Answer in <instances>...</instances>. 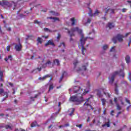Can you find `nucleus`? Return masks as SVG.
<instances>
[{
  "label": "nucleus",
  "mask_w": 131,
  "mask_h": 131,
  "mask_svg": "<svg viewBox=\"0 0 131 131\" xmlns=\"http://www.w3.org/2000/svg\"><path fill=\"white\" fill-rule=\"evenodd\" d=\"M73 92L74 94H77V95L72 96L70 99V102H73L75 103V105H80L82 102L84 101L83 99V96L88 94L90 90L89 89H81L80 86H75L73 89ZM82 92H83L82 93Z\"/></svg>",
  "instance_id": "nucleus-1"
},
{
  "label": "nucleus",
  "mask_w": 131,
  "mask_h": 131,
  "mask_svg": "<svg viewBox=\"0 0 131 131\" xmlns=\"http://www.w3.org/2000/svg\"><path fill=\"white\" fill-rule=\"evenodd\" d=\"M66 30H68V34H70L71 37H72V36H74V32H75V31H77L79 34L81 35V38L80 39V41L81 43V46L82 47V55H85V53H84V52L86 51V49L85 48H84V46L85 45V41H86V39L89 38L88 37H86L84 38V35L83 34H82V30L79 29L78 27L76 28H73L71 29V31L69 30L67 28H66L64 29Z\"/></svg>",
  "instance_id": "nucleus-2"
},
{
  "label": "nucleus",
  "mask_w": 131,
  "mask_h": 131,
  "mask_svg": "<svg viewBox=\"0 0 131 131\" xmlns=\"http://www.w3.org/2000/svg\"><path fill=\"white\" fill-rule=\"evenodd\" d=\"M119 75V76H121L122 77H124V73L123 72V70H120V71H116L115 72L112 77H111L110 82H113L114 81V78L116 75Z\"/></svg>",
  "instance_id": "nucleus-3"
},
{
  "label": "nucleus",
  "mask_w": 131,
  "mask_h": 131,
  "mask_svg": "<svg viewBox=\"0 0 131 131\" xmlns=\"http://www.w3.org/2000/svg\"><path fill=\"white\" fill-rule=\"evenodd\" d=\"M124 37H125L124 35L118 34L116 37L113 38V41L114 43H116L117 40H118L119 42H122V41H123Z\"/></svg>",
  "instance_id": "nucleus-4"
},
{
  "label": "nucleus",
  "mask_w": 131,
  "mask_h": 131,
  "mask_svg": "<svg viewBox=\"0 0 131 131\" xmlns=\"http://www.w3.org/2000/svg\"><path fill=\"white\" fill-rule=\"evenodd\" d=\"M18 41L19 45H16L15 46V49L16 51H17V52H20V51H21V49H22V45H21L20 39H18Z\"/></svg>",
  "instance_id": "nucleus-5"
},
{
  "label": "nucleus",
  "mask_w": 131,
  "mask_h": 131,
  "mask_svg": "<svg viewBox=\"0 0 131 131\" xmlns=\"http://www.w3.org/2000/svg\"><path fill=\"white\" fill-rule=\"evenodd\" d=\"M50 79L49 81H51V80H53V77H51V75H46L42 77H39L38 78V79L39 80L43 81V80H46V79H47V78H50Z\"/></svg>",
  "instance_id": "nucleus-6"
},
{
  "label": "nucleus",
  "mask_w": 131,
  "mask_h": 131,
  "mask_svg": "<svg viewBox=\"0 0 131 131\" xmlns=\"http://www.w3.org/2000/svg\"><path fill=\"white\" fill-rule=\"evenodd\" d=\"M106 121V123L102 125V127H105V126H106L107 127H110V124H111V121L110 120V119H107Z\"/></svg>",
  "instance_id": "nucleus-7"
},
{
  "label": "nucleus",
  "mask_w": 131,
  "mask_h": 131,
  "mask_svg": "<svg viewBox=\"0 0 131 131\" xmlns=\"http://www.w3.org/2000/svg\"><path fill=\"white\" fill-rule=\"evenodd\" d=\"M100 12H99V10H96L95 12V13H94L93 14H92V9H90V13H89V15L91 17H95V16H97V15H98V14H99Z\"/></svg>",
  "instance_id": "nucleus-8"
},
{
  "label": "nucleus",
  "mask_w": 131,
  "mask_h": 131,
  "mask_svg": "<svg viewBox=\"0 0 131 131\" xmlns=\"http://www.w3.org/2000/svg\"><path fill=\"white\" fill-rule=\"evenodd\" d=\"M53 46V47H55V43L53 41V40H49L48 42L45 44V47H47V46Z\"/></svg>",
  "instance_id": "nucleus-9"
},
{
  "label": "nucleus",
  "mask_w": 131,
  "mask_h": 131,
  "mask_svg": "<svg viewBox=\"0 0 131 131\" xmlns=\"http://www.w3.org/2000/svg\"><path fill=\"white\" fill-rule=\"evenodd\" d=\"M67 75H68L67 72H66V71L63 72L60 78L59 82H61V81L63 80V78H64V76H67Z\"/></svg>",
  "instance_id": "nucleus-10"
},
{
  "label": "nucleus",
  "mask_w": 131,
  "mask_h": 131,
  "mask_svg": "<svg viewBox=\"0 0 131 131\" xmlns=\"http://www.w3.org/2000/svg\"><path fill=\"white\" fill-rule=\"evenodd\" d=\"M114 24L113 23H108L107 26V27L109 28V29H112V28H114Z\"/></svg>",
  "instance_id": "nucleus-11"
},
{
  "label": "nucleus",
  "mask_w": 131,
  "mask_h": 131,
  "mask_svg": "<svg viewBox=\"0 0 131 131\" xmlns=\"http://www.w3.org/2000/svg\"><path fill=\"white\" fill-rule=\"evenodd\" d=\"M125 59L127 64H129V63H130V56H129V55H126Z\"/></svg>",
  "instance_id": "nucleus-12"
},
{
  "label": "nucleus",
  "mask_w": 131,
  "mask_h": 131,
  "mask_svg": "<svg viewBox=\"0 0 131 131\" xmlns=\"http://www.w3.org/2000/svg\"><path fill=\"white\" fill-rule=\"evenodd\" d=\"M115 94L116 95H118L119 93L118 92V85H117V83H115Z\"/></svg>",
  "instance_id": "nucleus-13"
},
{
  "label": "nucleus",
  "mask_w": 131,
  "mask_h": 131,
  "mask_svg": "<svg viewBox=\"0 0 131 131\" xmlns=\"http://www.w3.org/2000/svg\"><path fill=\"white\" fill-rule=\"evenodd\" d=\"M47 19H53L54 20V22H56V21H60V19L58 17H48Z\"/></svg>",
  "instance_id": "nucleus-14"
},
{
  "label": "nucleus",
  "mask_w": 131,
  "mask_h": 131,
  "mask_svg": "<svg viewBox=\"0 0 131 131\" xmlns=\"http://www.w3.org/2000/svg\"><path fill=\"white\" fill-rule=\"evenodd\" d=\"M4 72L0 71V81L4 82Z\"/></svg>",
  "instance_id": "nucleus-15"
},
{
  "label": "nucleus",
  "mask_w": 131,
  "mask_h": 131,
  "mask_svg": "<svg viewBox=\"0 0 131 131\" xmlns=\"http://www.w3.org/2000/svg\"><path fill=\"white\" fill-rule=\"evenodd\" d=\"M35 126H39V125H37V122L34 121L31 124V127H34Z\"/></svg>",
  "instance_id": "nucleus-16"
},
{
  "label": "nucleus",
  "mask_w": 131,
  "mask_h": 131,
  "mask_svg": "<svg viewBox=\"0 0 131 131\" xmlns=\"http://www.w3.org/2000/svg\"><path fill=\"white\" fill-rule=\"evenodd\" d=\"M4 95L3 96H6L5 98H4L2 99V102H4V101H6V99H7V98H8L9 97V94H8V92H4Z\"/></svg>",
  "instance_id": "nucleus-17"
},
{
  "label": "nucleus",
  "mask_w": 131,
  "mask_h": 131,
  "mask_svg": "<svg viewBox=\"0 0 131 131\" xmlns=\"http://www.w3.org/2000/svg\"><path fill=\"white\" fill-rule=\"evenodd\" d=\"M57 64V66H60V61L59 59H55L53 60V64Z\"/></svg>",
  "instance_id": "nucleus-18"
},
{
  "label": "nucleus",
  "mask_w": 131,
  "mask_h": 131,
  "mask_svg": "<svg viewBox=\"0 0 131 131\" xmlns=\"http://www.w3.org/2000/svg\"><path fill=\"white\" fill-rule=\"evenodd\" d=\"M96 91L97 92V96L99 97V98H102L103 95H102V93L99 90H96Z\"/></svg>",
  "instance_id": "nucleus-19"
},
{
  "label": "nucleus",
  "mask_w": 131,
  "mask_h": 131,
  "mask_svg": "<svg viewBox=\"0 0 131 131\" xmlns=\"http://www.w3.org/2000/svg\"><path fill=\"white\" fill-rule=\"evenodd\" d=\"M83 106H86L87 107H90L91 110H94V107L92 105H91V104H90L89 103H86V102H85L84 103Z\"/></svg>",
  "instance_id": "nucleus-20"
},
{
  "label": "nucleus",
  "mask_w": 131,
  "mask_h": 131,
  "mask_svg": "<svg viewBox=\"0 0 131 131\" xmlns=\"http://www.w3.org/2000/svg\"><path fill=\"white\" fill-rule=\"evenodd\" d=\"M9 4V2L3 1H2V7H4V6H8Z\"/></svg>",
  "instance_id": "nucleus-21"
},
{
  "label": "nucleus",
  "mask_w": 131,
  "mask_h": 131,
  "mask_svg": "<svg viewBox=\"0 0 131 131\" xmlns=\"http://www.w3.org/2000/svg\"><path fill=\"white\" fill-rule=\"evenodd\" d=\"M118 100L121 102V105H124V102H123V99L122 97H118Z\"/></svg>",
  "instance_id": "nucleus-22"
},
{
  "label": "nucleus",
  "mask_w": 131,
  "mask_h": 131,
  "mask_svg": "<svg viewBox=\"0 0 131 131\" xmlns=\"http://www.w3.org/2000/svg\"><path fill=\"white\" fill-rule=\"evenodd\" d=\"M71 21L72 22V26H74V25H75V21H76V20H75V18H74V17H72L71 18Z\"/></svg>",
  "instance_id": "nucleus-23"
},
{
  "label": "nucleus",
  "mask_w": 131,
  "mask_h": 131,
  "mask_svg": "<svg viewBox=\"0 0 131 131\" xmlns=\"http://www.w3.org/2000/svg\"><path fill=\"white\" fill-rule=\"evenodd\" d=\"M37 41L38 42V43H42V39L39 37H37Z\"/></svg>",
  "instance_id": "nucleus-24"
},
{
  "label": "nucleus",
  "mask_w": 131,
  "mask_h": 131,
  "mask_svg": "<svg viewBox=\"0 0 131 131\" xmlns=\"http://www.w3.org/2000/svg\"><path fill=\"white\" fill-rule=\"evenodd\" d=\"M101 103L102 104V105L105 106V104L106 103V100L105 99V98H102L101 99Z\"/></svg>",
  "instance_id": "nucleus-25"
},
{
  "label": "nucleus",
  "mask_w": 131,
  "mask_h": 131,
  "mask_svg": "<svg viewBox=\"0 0 131 131\" xmlns=\"http://www.w3.org/2000/svg\"><path fill=\"white\" fill-rule=\"evenodd\" d=\"M73 64L74 66V69H75V68H76V66L77 65V64H78V61H77V60H75L74 61Z\"/></svg>",
  "instance_id": "nucleus-26"
},
{
  "label": "nucleus",
  "mask_w": 131,
  "mask_h": 131,
  "mask_svg": "<svg viewBox=\"0 0 131 131\" xmlns=\"http://www.w3.org/2000/svg\"><path fill=\"white\" fill-rule=\"evenodd\" d=\"M71 110V113L69 114L70 116H72V114H73V113H74V111H75V109L74 108H72Z\"/></svg>",
  "instance_id": "nucleus-27"
},
{
  "label": "nucleus",
  "mask_w": 131,
  "mask_h": 131,
  "mask_svg": "<svg viewBox=\"0 0 131 131\" xmlns=\"http://www.w3.org/2000/svg\"><path fill=\"white\" fill-rule=\"evenodd\" d=\"M49 13L52 14V15H53V16H58V15L56 14V12H55L54 11H50Z\"/></svg>",
  "instance_id": "nucleus-28"
},
{
  "label": "nucleus",
  "mask_w": 131,
  "mask_h": 131,
  "mask_svg": "<svg viewBox=\"0 0 131 131\" xmlns=\"http://www.w3.org/2000/svg\"><path fill=\"white\" fill-rule=\"evenodd\" d=\"M116 106L117 110H121V106H120L119 104L117 103Z\"/></svg>",
  "instance_id": "nucleus-29"
},
{
  "label": "nucleus",
  "mask_w": 131,
  "mask_h": 131,
  "mask_svg": "<svg viewBox=\"0 0 131 131\" xmlns=\"http://www.w3.org/2000/svg\"><path fill=\"white\" fill-rule=\"evenodd\" d=\"M52 90H54V85H53V84L50 85L49 91L50 92V91H52Z\"/></svg>",
  "instance_id": "nucleus-30"
},
{
  "label": "nucleus",
  "mask_w": 131,
  "mask_h": 131,
  "mask_svg": "<svg viewBox=\"0 0 131 131\" xmlns=\"http://www.w3.org/2000/svg\"><path fill=\"white\" fill-rule=\"evenodd\" d=\"M5 128H6V129H8V128H9L10 129H12V126H10L9 125H6L5 126Z\"/></svg>",
  "instance_id": "nucleus-31"
},
{
  "label": "nucleus",
  "mask_w": 131,
  "mask_h": 131,
  "mask_svg": "<svg viewBox=\"0 0 131 131\" xmlns=\"http://www.w3.org/2000/svg\"><path fill=\"white\" fill-rule=\"evenodd\" d=\"M128 79L131 81V73L129 72L128 75Z\"/></svg>",
  "instance_id": "nucleus-32"
},
{
  "label": "nucleus",
  "mask_w": 131,
  "mask_h": 131,
  "mask_svg": "<svg viewBox=\"0 0 131 131\" xmlns=\"http://www.w3.org/2000/svg\"><path fill=\"white\" fill-rule=\"evenodd\" d=\"M62 46H63V47L64 48H65V47H66L65 43H64V42L61 43L60 44V45L58 46V47H59V48H61V47H62Z\"/></svg>",
  "instance_id": "nucleus-33"
},
{
  "label": "nucleus",
  "mask_w": 131,
  "mask_h": 131,
  "mask_svg": "<svg viewBox=\"0 0 131 131\" xmlns=\"http://www.w3.org/2000/svg\"><path fill=\"white\" fill-rule=\"evenodd\" d=\"M107 49H108V45H105L103 46V50H104V51L105 50H107Z\"/></svg>",
  "instance_id": "nucleus-34"
},
{
  "label": "nucleus",
  "mask_w": 131,
  "mask_h": 131,
  "mask_svg": "<svg viewBox=\"0 0 131 131\" xmlns=\"http://www.w3.org/2000/svg\"><path fill=\"white\" fill-rule=\"evenodd\" d=\"M104 94L105 95V96H106V97H108V98H110V97L111 96V95H110V94L109 93H106V92H104Z\"/></svg>",
  "instance_id": "nucleus-35"
},
{
  "label": "nucleus",
  "mask_w": 131,
  "mask_h": 131,
  "mask_svg": "<svg viewBox=\"0 0 131 131\" xmlns=\"http://www.w3.org/2000/svg\"><path fill=\"white\" fill-rule=\"evenodd\" d=\"M44 31H48L49 32H52V31H51L48 28H44Z\"/></svg>",
  "instance_id": "nucleus-36"
},
{
  "label": "nucleus",
  "mask_w": 131,
  "mask_h": 131,
  "mask_svg": "<svg viewBox=\"0 0 131 131\" xmlns=\"http://www.w3.org/2000/svg\"><path fill=\"white\" fill-rule=\"evenodd\" d=\"M34 23L35 24L39 25V24H40V21H38V20H34Z\"/></svg>",
  "instance_id": "nucleus-37"
},
{
  "label": "nucleus",
  "mask_w": 131,
  "mask_h": 131,
  "mask_svg": "<svg viewBox=\"0 0 131 131\" xmlns=\"http://www.w3.org/2000/svg\"><path fill=\"white\" fill-rule=\"evenodd\" d=\"M46 63L47 64V65H51L52 64V62L51 61V60H48Z\"/></svg>",
  "instance_id": "nucleus-38"
},
{
  "label": "nucleus",
  "mask_w": 131,
  "mask_h": 131,
  "mask_svg": "<svg viewBox=\"0 0 131 131\" xmlns=\"http://www.w3.org/2000/svg\"><path fill=\"white\" fill-rule=\"evenodd\" d=\"M8 60H10V61H12L13 60V57L12 55L8 56Z\"/></svg>",
  "instance_id": "nucleus-39"
},
{
  "label": "nucleus",
  "mask_w": 131,
  "mask_h": 131,
  "mask_svg": "<svg viewBox=\"0 0 131 131\" xmlns=\"http://www.w3.org/2000/svg\"><path fill=\"white\" fill-rule=\"evenodd\" d=\"M125 101L126 102V103L129 104V105H130V101H129V100L127 99V98H125Z\"/></svg>",
  "instance_id": "nucleus-40"
},
{
  "label": "nucleus",
  "mask_w": 131,
  "mask_h": 131,
  "mask_svg": "<svg viewBox=\"0 0 131 131\" xmlns=\"http://www.w3.org/2000/svg\"><path fill=\"white\" fill-rule=\"evenodd\" d=\"M110 52H115V48L114 47H112L110 50Z\"/></svg>",
  "instance_id": "nucleus-41"
},
{
  "label": "nucleus",
  "mask_w": 131,
  "mask_h": 131,
  "mask_svg": "<svg viewBox=\"0 0 131 131\" xmlns=\"http://www.w3.org/2000/svg\"><path fill=\"white\" fill-rule=\"evenodd\" d=\"M76 126H77V127H79V128H81V127H82V124H77L76 125Z\"/></svg>",
  "instance_id": "nucleus-42"
},
{
  "label": "nucleus",
  "mask_w": 131,
  "mask_h": 131,
  "mask_svg": "<svg viewBox=\"0 0 131 131\" xmlns=\"http://www.w3.org/2000/svg\"><path fill=\"white\" fill-rule=\"evenodd\" d=\"M42 67L43 68H47V67H48V65L46 63H44L42 66Z\"/></svg>",
  "instance_id": "nucleus-43"
},
{
  "label": "nucleus",
  "mask_w": 131,
  "mask_h": 131,
  "mask_svg": "<svg viewBox=\"0 0 131 131\" xmlns=\"http://www.w3.org/2000/svg\"><path fill=\"white\" fill-rule=\"evenodd\" d=\"M114 101L115 104H118V103H117V98L115 97L114 99Z\"/></svg>",
  "instance_id": "nucleus-44"
},
{
  "label": "nucleus",
  "mask_w": 131,
  "mask_h": 131,
  "mask_svg": "<svg viewBox=\"0 0 131 131\" xmlns=\"http://www.w3.org/2000/svg\"><path fill=\"white\" fill-rule=\"evenodd\" d=\"M127 10V9L123 8V9H122V13H125V12H126Z\"/></svg>",
  "instance_id": "nucleus-45"
},
{
  "label": "nucleus",
  "mask_w": 131,
  "mask_h": 131,
  "mask_svg": "<svg viewBox=\"0 0 131 131\" xmlns=\"http://www.w3.org/2000/svg\"><path fill=\"white\" fill-rule=\"evenodd\" d=\"M82 68L83 70H84V71H85V70H86V67L85 66H83L82 67Z\"/></svg>",
  "instance_id": "nucleus-46"
},
{
  "label": "nucleus",
  "mask_w": 131,
  "mask_h": 131,
  "mask_svg": "<svg viewBox=\"0 0 131 131\" xmlns=\"http://www.w3.org/2000/svg\"><path fill=\"white\" fill-rule=\"evenodd\" d=\"M4 91L3 89H0V95H2L4 93Z\"/></svg>",
  "instance_id": "nucleus-47"
},
{
  "label": "nucleus",
  "mask_w": 131,
  "mask_h": 131,
  "mask_svg": "<svg viewBox=\"0 0 131 131\" xmlns=\"http://www.w3.org/2000/svg\"><path fill=\"white\" fill-rule=\"evenodd\" d=\"M10 50H11V46H8L7 47V50L8 51V52H9L10 51Z\"/></svg>",
  "instance_id": "nucleus-48"
},
{
  "label": "nucleus",
  "mask_w": 131,
  "mask_h": 131,
  "mask_svg": "<svg viewBox=\"0 0 131 131\" xmlns=\"http://www.w3.org/2000/svg\"><path fill=\"white\" fill-rule=\"evenodd\" d=\"M92 19L91 18H88L87 19V23H90V22H91Z\"/></svg>",
  "instance_id": "nucleus-49"
},
{
  "label": "nucleus",
  "mask_w": 131,
  "mask_h": 131,
  "mask_svg": "<svg viewBox=\"0 0 131 131\" xmlns=\"http://www.w3.org/2000/svg\"><path fill=\"white\" fill-rule=\"evenodd\" d=\"M111 14H114V9H111Z\"/></svg>",
  "instance_id": "nucleus-50"
},
{
  "label": "nucleus",
  "mask_w": 131,
  "mask_h": 131,
  "mask_svg": "<svg viewBox=\"0 0 131 131\" xmlns=\"http://www.w3.org/2000/svg\"><path fill=\"white\" fill-rule=\"evenodd\" d=\"M41 37H45V39H47V38H49V36H43V35H42L41 36Z\"/></svg>",
  "instance_id": "nucleus-51"
},
{
  "label": "nucleus",
  "mask_w": 131,
  "mask_h": 131,
  "mask_svg": "<svg viewBox=\"0 0 131 131\" xmlns=\"http://www.w3.org/2000/svg\"><path fill=\"white\" fill-rule=\"evenodd\" d=\"M114 112V111H112L111 112V115L112 116H114V114H113V113Z\"/></svg>",
  "instance_id": "nucleus-52"
},
{
  "label": "nucleus",
  "mask_w": 131,
  "mask_h": 131,
  "mask_svg": "<svg viewBox=\"0 0 131 131\" xmlns=\"http://www.w3.org/2000/svg\"><path fill=\"white\" fill-rule=\"evenodd\" d=\"M129 34H130V32L126 33L125 35L124 36L125 37H126V36H127L128 35H129Z\"/></svg>",
  "instance_id": "nucleus-53"
},
{
  "label": "nucleus",
  "mask_w": 131,
  "mask_h": 131,
  "mask_svg": "<svg viewBox=\"0 0 131 131\" xmlns=\"http://www.w3.org/2000/svg\"><path fill=\"white\" fill-rule=\"evenodd\" d=\"M60 37H61V34H60V33H58L57 36V39H59Z\"/></svg>",
  "instance_id": "nucleus-54"
},
{
  "label": "nucleus",
  "mask_w": 131,
  "mask_h": 131,
  "mask_svg": "<svg viewBox=\"0 0 131 131\" xmlns=\"http://www.w3.org/2000/svg\"><path fill=\"white\" fill-rule=\"evenodd\" d=\"M110 103L111 104V105H113V101H112V99L110 100Z\"/></svg>",
  "instance_id": "nucleus-55"
},
{
  "label": "nucleus",
  "mask_w": 131,
  "mask_h": 131,
  "mask_svg": "<svg viewBox=\"0 0 131 131\" xmlns=\"http://www.w3.org/2000/svg\"><path fill=\"white\" fill-rule=\"evenodd\" d=\"M105 15H106V14H107V13H108V11H109V9H107V8H105Z\"/></svg>",
  "instance_id": "nucleus-56"
},
{
  "label": "nucleus",
  "mask_w": 131,
  "mask_h": 131,
  "mask_svg": "<svg viewBox=\"0 0 131 131\" xmlns=\"http://www.w3.org/2000/svg\"><path fill=\"white\" fill-rule=\"evenodd\" d=\"M90 120H91V118H90V117H89L87 119V122H90Z\"/></svg>",
  "instance_id": "nucleus-57"
},
{
  "label": "nucleus",
  "mask_w": 131,
  "mask_h": 131,
  "mask_svg": "<svg viewBox=\"0 0 131 131\" xmlns=\"http://www.w3.org/2000/svg\"><path fill=\"white\" fill-rule=\"evenodd\" d=\"M79 71H81V69L80 68H79L77 70V72H78Z\"/></svg>",
  "instance_id": "nucleus-58"
},
{
  "label": "nucleus",
  "mask_w": 131,
  "mask_h": 131,
  "mask_svg": "<svg viewBox=\"0 0 131 131\" xmlns=\"http://www.w3.org/2000/svg\"><path fill=\"white\" fill-rule=\"evenodd\" d=\"M37 70H38V71H41V68H37Z\"/></svg>",
  "instance_id": "nucleus-59"
},
{
  "label": "nucleus",
  "mask_w": 131,
  "mask_h": 131,
  "mask_svg": "<svg viewBox=\"0 0 131 131\" xmlns=\"http://www.w3.org/2000/svg\"><path fill=\"white\" fill-rule=\"evenodd\" d=\"M9 85H10L11 86H13L14 84H13L12 83H9Z\"/></svg>",
  "instance_id": "nucleus-60"
},
{
  "label": "nucleus",
  "mask_w": 131,
  "mask_h": 131,
  "mask_svg": "<svg viewBox=\"0 0 131 131\" xmlns=\"http://www.w3.org/2000/svg\"><path fill=\"white\" fill-rule=\"evenodd\" d=\"M30 99L31 101H34V97H31Z\"/></svg>",
  "instance_id": "nucleus-61"
},
{
  "label": "nucleus",
  "mask_w": 131,
  "mask_h": 131,
  "mask_svg": "<svg viewBox=\"0 0 131 131\" xmlns=\"http://www.w3.org/2000/svg\"><path fill=\"white\" fill-rule=\"evenodd\" d=\"M51 127H53V125H50V126H48V128L50 129Z\"/></svg>",
  "instance_id": "nucleus-62"
},
{
  "label": "nucleus",
  "mask_w": 131,
  "mask_h": 131,
  "mask_svg": "<svg viewBox=\"0 0 131 131\" xmlns=\"http://www.w3.org/2000/svg\"><path fill=\"white\" fill-rule=\"evenodd\" d=\"M11 28H8L7 29V31H11Z\"/></svg>",
  "instance_id": "nucleus-63"
},
{
  "label": "nucleus",
  "mask_w": 131,
  "mask_h": 131,
  "mask_svg": "<svg viewBox=\"0 0 131 131\" xmlns=\"http://www.w3.org/2000/svg\"><path fill=\"white\" fill-rule=\"evenodd\" d=\"M13 92L12 94L14 95L15 94V89L13 88Z\"/></svg>",
  "instance_id": "nucleus-64"
}]
</instances>
